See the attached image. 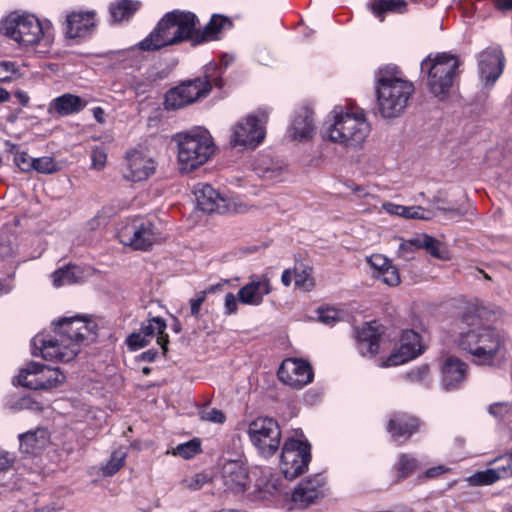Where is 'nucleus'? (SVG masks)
Masks as SVG:
<instances>
[{"label":"nucleus","instance_id":"1","mask_svg":"<svg viewBox=\"0 0 512 512\" xmlns=\"http://www.w3.org/2000/svg\"><path fill=\"white\" fill-rule=\"evenodd\" d=\"M54 335L38 334L32 339L33 354L46 360L69 362L80 351V346L94 341L96 325L81 317L62 318L56 324Z\"/></svg>","mask_w":512,"mask_h":512},{"label":"nucleus","instance_id":"2","mask_svg":"<svg viewBox=\"0 0 512 512\" xmlns=\"http://www.w3.org/2000/svg\"><path fill=\"white\" fill-rule=\"evenodd\" d=\"M198 17L189 11L173 10L167 12L155 28L137 44L141 51L154 52L164 47L189 41L194 46L195 26Z\"/></svg>","mask_w":512,"mask_h":512},{"label":"nucleus","instance_id":"3","mask_svg":"<svg viewBox=\"0 0 512 512\" xmlns=\"http://www.w3.org/2000/svg\"><path fill=\"white\" fill-rule=\"evenodd\" d=\"M415 91L412 82L398 76L395 67H385L378 71L376 80L377 106L383 118H396L406 109Z\"/></svg>","mask_w":512,"mask_h":512},{"label":"nucleus","instance_id":"4","mask_svg":"<svg viewBox=\"0 0 512 512\" xmlns=\"http://www.w3.org/2000/svg\"><path fill=\"white\" fill-rule=\"evenodd\" d=\"M485 310L478 306H468L463 314V322L475 325V328L463 332L459 338V346L480 361L491 359L503 345V336L490 326H477Z\"/></svg>","mask_w":512,"mask_h":512},{"label":"nucleus","instance_id":"5","mask_svg":"<svg viewBox=\"0 0 512 512\" xmlns=\"http://www.w3.org/2000/svg\"><path fill=\"white\" fill-rule=\"evenodd\" d=\"M322 128L323 138L346 147H358L370 133V124L362 110H346L335 107Z\"/></svg>","mask_w":512,"mask_h":512},{"label":"nucleus","instance_id":"6","mask_svg":"<svg viewBox=\"0 0 512 512\" xmlns=\"http://www.w3.org/2000/svg\"><path fill=\"white\" fill-rule=\"evenodd\" d=\"M177 143V161L183 173L191 172L204 165L214 154L215 145L205 129H195L174 136Z\"/></svg>","mask_w":512,"mask_h":512},{"label":"nucleus","instance_id":"7","mask_svg":"<svg viewBox=\"0 0 512 512\" xmlns=\"http://www.w3.org/2000/svg\"><path fill=\"white\" fill-rule=\"evenodd\" d=\"M212 86L221 87L222 80L218 76L216 64L205 66L204 76L182 82L180 85L171 88L165 95V108L176 110L190 105L201 98L206 97Z\"/></svg>","mask_w":512,"mask_h":512},{"label":"nucleus","instance_id":"8","mask_svg":"<svg viewBox=\"0 0 512 512\" xmlns=\"http://www.w3.org/2000/svg\"><path fill=\"white\" fill-rule=\"evenodd\" d=\"M459 65L455 55L445 52L430 54L422 60L421 71H427L429 89L439 100L449 96Z\"/></svg>","mask_w":512,"mask_h":512},{"label":"nucleus","instance_id":"9","mask_svg":"<svg viewBox=\"0 0 512 512\" xmlns=\"http://www.w3.org/2000/svg\"><path fill=\"white\" fill-rule=\"evenodd\" d=\"M0 31L13 41L29 46L39 43L45 28L39 19L29 13L11 12L0 22Z\"/></svg>","mask_w":512,"mask_h":512},{"label":"nucleus","instance_id":"10","mask_svg":"<svg viewBox=\"0 0 512 512\" xmlns=\"http://www.w3.org/2000/svg\"><path fill=\"white\" fill-rule=\"evenodd\" d=\"M119 241L136 250H148L162 239L159 224L149 219L134 218L123 222L117 230Z\"/></svg>","mask_w":512,"mask_h":512},{"label":"nucleus","instance_id":"11","mask_svg":"<svg viewBox=\"0 0 512 512\" xmlns=\"http://www.w3.org/2000/svg\"><path fill=\"white\" fill-rule=\"evenodd\" d=\"M248 435L264 457H270L279 449L281 430L276 420L269 417H259L249 424Z\"/></svg>","mask_w":512,"mask_h":512},{"label":"nucleus","instance_id":"12","mask_svg":"<svg viewBox=\"0 0 512 512\" xmlns=\"http://www.w3.org/2000/svg\"><path fill=\"white\" fill-rule=\"evenodd\" d=\"M310 460L311 453L308 443L296 439L285 441L281 453L280 468L286 479L293 480L304 473Z\"/></svg>","mask_w":512,"mask_h":512},{"label":"nucleus","instance_id":"13","mask_svg":"<svg viewBox=\"0 0 512 512\" xmlns=\"http://www.w3.org/2000/svg\"><path fill=\"white\" fill-rule=\"evenodd\" d=\"M267 118V113L262 112L258 116L249 115L239 121L232 128L231 144L246 148L258 146L265 138L264 124Z\"/></svg>","mask_w":512,"mask_h":512},{"label":"nucleus","instance_id":"14","mask_svg":"<svg viewBox=\"0 0 512 512\" xmlns=\"http://www.w3.org/2000/svg\"><path fill=\"white\" fill-rule=\"evenodd\" d=\"M505 56L501 48L488 47L478 56L480 79L485 87H492L502 75Z\"/></svg>","mask_w":512,"mask_h":512},{"label":"nucleus","instance_id":"15","mask_svg":"<svg viewBox=\"0 0 512 512\" xmlns=\"http://www.w3.org/2000/svg\"><path fill=\"white\" fill-rule=\"evenodd\" d=\"M424 346L420 334L414 330H405L400 338V346L385 360L381 367H391L404 364L423 352Z\"/></svg>","mask_w":512,"mask_h":512},{"label":"nucleus","instance_id":"16","mask_svg":"<svg viewBox=\"0 0 512 512\" xmlns=\"http://www.w3.org/2000/svg\"><path fill=\"white\" fill-rule=\"evenodd\" d=\"M278 377L293 389H300L313 380V371L307 361L289 358L282 362Z\"/></svg>","mask_w":512,"mask_h":512},{"label":"nucleus","instance_id":"17","mask_svg":"<svg viewBox=\"0 0 512 512\" xmlns=\"http://www.w3.org/2000/svg\"><path fill=\"white\" fill-rule=\"evenodd\" d=\"M325 477L315 474L303 479L292 493V501L301 508L308 507L317 499L324 497Z\"/></svg>","mask_w":512,"mask_h":512},{"label":"nucleus","instance_id":"18","mask_svg":"<svg viewBox=\"0 0 512 512\" xmlns=\"http://www.w3.org/2000/svg\"><path fill=\"white\" fill-rule=\"evenodd\" d=\"M126 161L124 177L127 180L140 182L147 180L155 173V161L140 151L133 150L128 152Z\"/></svg>","mask_w":512,"mask_h":512},{"label":"nucleus","instance_id":"19","mask_svg":"<svg viewBox=\"0 0 512 512\" xmlns=\"http://www.w3.org/2000/svg\"><path fill=\"white\" fill-rule=\"evenodd\" d=\"M221 479L226 490L243 493L249 488L250 478L247 468L240 461L230 460L223 464Z\"/></svg>","mask_w":512,"mask_h":512},{"label":"nucleus","instance_id":"20","mask_svg":"<svg viewBox=\"0 0 512 512\" xmlns=\"http://www.w3.org/2000/svg\"><path fill=\"white\" fill-rule=\"evenodd\" d=\"M197 207L206 213H225L227 202L211 185L199 183L194 187Z\"/></svg>","mask_w":512,"mask_h":512},{"label":"nucleus","instance_id":"21","mask_svg":"<svg viewBox=\"0 0 512 512\" xmlns=\"http://www.w3.org/2000/svg\"><path fill=\"white\" fill-rule=\"evenodd\" d=\"M272 291L270 279L266 275L253 277L238 291V299L242 304L258 306L263 302L265 295Z\"/></svg>","mask_w":512,"mask_h":512},{"label":"nucleus","instance_id":"22","mask_svg":"<svg viewBox=\"0 0 512 512\" xmlns=\"http://www.w3.org/2000/svg\"><path fill=\"white\" fill-rule=\"evenodd\" d=\"M315 134L313 112L307 107H301L295 112L291 125L288 129V136L296 141H308Z\"/></svg>","mask_w":512,"mask_h":512},{"label":"nucleus","instance_id":"23","mask_svg":"<svg viewBox=\"0 0 512 512\" xmlns=\"http://www.w3.org/2000/svg\"><path fill=\"white\" fill-rule=\"evenodd\" d=\"M231 26L232 22L228 17L214 14L202 29L195 26L194 46L219 39L220 33Z\"/></svg>","mask_w":512,"mask_h":512},{"label":"nucleus","instance_id":"24","mask_svg":"<svg viewBox=\"0 0 512 512\" xmlns=\"http://www.w3.org/2000/svg\"><path fill=\"white\" fill-rule=\"evenodd\" d=\"M95 26L94 12H72L66 19V34L69 38L85 37Z\"/></svg>","mask_w":512,"mask_h":512},{"label":"nucleus","instance_id":"25","mask_svg":"<svg viewBox=\"0 0 512 512\" xmlns=\"http://www.w3.org/2000/svg\"><path fill=\"white\" fill-rule=\"evenodd\" d=\"M420 422L417 418L403 413L395 414L388 423V432L394 439L408 438L418 430Z\"/></svg>","mask_w":512,"mask_h":512},{"label":"nucleus","instance_id":"26","mask_svg":"<svg viewBox=\"0 0 512 512\" xmlns=\"http://www.w3.org/2000/svg\"><path fill=\"white\" fill-rule=\"evenodd\" d=\"M86 102L79 96L70 93L55 98L48 107L50 114L56 113L59 116H67L78 113L84 109Z\"/></svg>","mask_w":512,"mask_h":512},{"label":"nucleus","instance_id":"27","mask_svg":"<svg viewBox=\"0 0 512 512\" xmlns=\"http://www.w3.org/2000/svg\"><path fill=\"white\" fill-rule=\"evenodd\" d=\"M467 365L455 357H449L442 367V383L445 389H452L464 380Z\"/></svg>","mask_w":512,"mask_h":512},{"label":"nucleus","instance_id":"28","mask_svg":"<svg viewBox=\"0 0 512 512\" xmlns=\"http://www.w3.org/2000/svg\"><path fill=\"white\" fill-rule=\"evenodd\" d=\"M382 209L390 215L405 219L430 220L434 215L431 210L422 206H404L392 202L383 203Z\"/></svg>","mask_w":512,"mask_h":512},{"label":"nucleus","instance_id":"29","mask_svg":"<svg viewBox=\"0 0 512 512\" xmlns=\"http://www.w3.org/2000/svg\"><path fill=\"white\" fill-rule=\"evenodd\" d=\"M359 351L362 355H375L379 350L380 332L373 324H365L357 332Z\"/></svg>","mask_w":512,"mask_h":512},{"label":"nucleus","instance_id":"30","mask_svg":"<svg viewBox=\"0 0 512 512\" xmlns=\"http://www.w3.org/2000/svg\"><path fill=\"white\" fill-rule=\"evenodd\" d=\"M31 369L38 371L40 389H49L63 383L65 376L56 367H50L37 362H31Z\"/></svg>","mask_w":512,"mask_h":512},{"label":"nucleus","instance_id":"31","mask_svg":"<svg viewBox=\"0 0 512 512\" xmlns=\"http://www.w3.org/2000/svg\"><path fill=\"white\" fill-rule=\"evenodd\" d=\"M254 171L265 181H279L283 175V168L268 156H260L254 162Z\"/></svg>","mask_w":512,"mask_h":512},{"label":"nucleus","instance_id":"32","mask_svg":"<svg viewBox=\"0 0 512 512\" xmlns=\"http://www.w3.org/2000/svg\"><path fill=\"white\" fill-rule=\"evenodd\" d=\"M166 329V322L160 317H154L149 319L146 323L141 326V331L149 339L157 337V343L161 346L163 354H166L168 350V335L164 333Z\"/></svg>","mask_w":512,"mask_h":512},{"label":"nucleus","instance_id":"33","mask_svg":"<svg viewBox=\"0 0 512 512\" xmlns=\"http://www.w3.org/2000/svg\"><path fill=\"white\" fill-rule=\"evenodd\" d=\"M20 449L25 453H35L45 447L48 434L45 429H37L19 435Z\"/></svg>","mask_w":512,"mask_h":512},{"label":"nucleus","instance_id":"34","mask_svg":"<svg viewBox=\"0 0 512 512\" xmlns=\"http://www.w3.org/2000/svg\"><path fill=\"white\" fill-rule=\"evenodd\" d=\"M141 7L136 0H117L110 4L109 13L113 22L129 20Z\"/></svg>","mask_w":512,"mask_h":512},{"label":"nucleus","instance_id":"35","mask_svg":"<svg viewBox=\"0 0 512 512\" xmlns=\"http://www.w3.org/2000/svg\"><path fill=\"white\" fill-rule=\"evenodd\" d=\"M412 243L416 246V248L426 250L431 256L437 259H448V252L444 245L428 234H420L413 237Z\"/></svg>","mask_w":512,"mask_h":512},{"label":"nucleus","instance_id":"36","mask_svg":"<svg viewBox=\"0 0 512 512\" xmlns=\"http://www.w3.org/2000/svg\"><path fill=\"white\" fill-rule=\"evenodd\" d=\"M53 285L57 288L64 285H71L83 278V271L79 266L68 265L53 272L51 275Z\"/></svg>","mask_w":512,"mask_h":512},{"label":"nucleus","instance_id":"37","mask_svg":"<svg viewBox=\"0 0 512 512\" xmlns=\"http://www.w3.org/2000/svg\"><path fill=\"white\" fill-rule=\"evenodd\" d=\"M490 464L494 465V467L474 473L470 476L469 482L474 486H483L491 485L500 479H505L504 476H502L505 469L500 467L498 463H493V461H491Z\"/></svg>","mask_w":512,"mask_h":512},{"label":"nucleus","instance_id":"38","mask_svg":"<svg viewBox=\"0 0 512 512\" xmlns=\"http://www.w3.org/2000/svg\"><path fill=\"white\" fill-rule=\"evenodd\" d=\"M372 13L383 21L384 14L387 12L402 13L405 10L406 2L404 0H377L371 4Z\"/></svg>","mask_w":512,"mask_h":512},{"label":"nucleus","instance_id":"39","mask_svg":"<svg viewBox=\"0 0 512 512\" xmlns=\"http://www.w3.org/2000/svg\"><path fill=\"white\" fill-rule=\"evenodd\" d=\"M165 76L166 74L163 72L149 70L145 73L144 77H132L130 87L138 94L144 93L154 82L163 79Z\"/></svg>","mask_w":512,"mask_h":512},{"label":"nucleus","instance_id":"40","mask_svg":"<svg viewBox=\"0 0 512 512\" xmlns=\"http://www.w3.org/2000/svg\"><path fill=\"white\" fill-rule=\"evenodd\" d=\"M420 469L419 462L409 454H401L397 465L398 479H405Z\"/></svg>","mask_w":512,"mask_h":512},{"label":"nucleus","instance_id":"41","mask_svg":"<svg viewBox=\"0 0 512 512\" xmlns=\"http://www.w3.org/2000/svg\"><path fill=\"white\" fill-rule=\"evenodd\" d=\"M18 384L23 387L38 390L39 380H38V371L35 369H31V363H29L26 368L22 369L17 377Z\"/></svg>","mask_w":512,"mask_h":512},{"label":"nucleus","instance_id":"42","mask_svg":"<svg viewBox=\"0 0 512 512\" xmlns=\"http://www.w3.org/2000/svg\"><path fill=\"white\" fill-rule=\"evenodd\" d=\"M295 286L303 291H310L315 286V281L312 276V268L305 267L301 271L294 270Z\"/></svg>","mask_w":512,"mask_h":512},{"label":"nucleus","instance_id":"43","mask_svg":"<svg viewBox=\"0 0 512 512\" xmlns=\"http://www.w3.org/2000/svg\"><path fill=\"white\" fill-rule=\"evenodd\" d=\"M126 453L122 450H116L111 454L108 462L102 467L103 475L112 476L117 473L124 464Z\"/></svg>","mask_w":512,"mask_h":512},{"label":"nucleus","instance_id":"44","mask_svg":"<svg viewBox=\"0 0 512 512\" xmlns=\"http://www.w3.org/2000/svg\"><path fill=\"white\" fill-rule=\"evenodd\" d=\"M200 451V443L196 440L179 444L173 450L174 455L181 456L184 459H190Z\"/></svg>","mask_w":512,"mask_h":512},{"label":"nucleus","instance_id":"45","mask_svg":"<svg viewBox=\"0 0 512 512\" xmlns=\"http://www.w3.org/2000/svg\"><path fill=\"white\" fill-rule=\"evenodd\" d=\"M405 377L408 381L427 385L430 382V369L428 365H422L406 373Z\"/></svg>","mask_w":512,"mask_h":512},{"label":"nucleus","instance_id":"46","mask_svg":"<svg viewBox=\"0 0 512 512\" xmlns=\"http://www.w3.org/2000/svg\"><path fill=\"white\" fill-rule=\"evenodd\" d=\"M39 173L52 174L59 170V166L51 157L33 159V168Z\"/></svg>","mask_w":512,"mask_h":512},{"label":"nucleus","instance_id":"47","mask_svg":"<svg viewBox=\"0 0 512 512\" xmlns=\"http://www.w3.org/2000/svg\"><path fill=\"white\" fill-rule=\"evenodd\" d=\"M208 480H209V478L206 474L197 473L191 477L184 478L180 482V485L184 489H188L190 491H197V490L201 489L208 482Z\"/></svg>","mask_w":512,"mask_h":512},{"label":"nucleus","instance_id":"48","mask_svg":"<svg viewBox=\"0 0 512 512\" xmlns=\"http://www.w3.org/2000/svg\"><path fill=\"white\" fill-rule=\"evenodd\" d=\"M375 278L387 284L388 286H397L401 281L398 269L392 264L386 267L383 272L375 274Z\"/></svg>","mask_w":512,"mask_h":512},{"label":"nucleus","instance_id":"49","mask_svg":"<svg viewBox=\"0 0 512 512\" xmlns=\"http://www.w3.org/2000/svg\"><path fill=\"white\" fill-rule=\"evenodd\" d=\"M214 290L213 287H210L207 290H203L198 292L194 298H191L190 303V313L195 319L200 318V308L201 305L205 302L207 298V294Z\"/></svg>","mask_w":512,"mask_h":512},{"label":"nucleus","instance_id":"50","mask_svg":"<svg viewBox=\"0 0 512 512\" xmlns=\"http://www.w3.org/2000/svg\"><path fill=\"white\" fill-rule=\"evenodd\" d=\"M19 75V69L14 62L1 61L0 62V82L5 83L13 79L14 76Z\"/></svg>","mask_w":512,"mask_h":512},{"label":"nucleus","instance_id":"51","mask_svg":"<svg viewBox=\"0 0 512 512\" xmlns=\"http://www.w3.org/2000/svg\"><path fill=\"white\" fill-rule=\"evenodd\" d=\"M368 263L373 268V276L375 277V274H379L383 272V270L386 269V267L390 266L392 263L391 261L386 258L384 255L381 254H373L367 259Z\"/></svg>","mask_w":512,"mask_h":512},{"label":"nucleus","instance_id":"52","mask_svg":"<svg viewBox=\"0 0 512 512\" xmlns=\"http://www.w3.org/2000/svg\"><path fill=\"white\" fill-rule=\"evenodd\" d=\"M318 318L319 321L322 322L323 324L333 325L340 319L339 311L331 307L319 308Z\"/></svg>","mask_w":512,"mask_h":512},{"label":"nucleus","instance_id":"53","mask_svg":"<svg viewBox=\"0 0 512 512\" xmlns=\"http://www.w3.org/2000/svg\"><path fill=\"white\" fill-rule=\"evenodd\" d=\"M107 155L103 147L96 146L93 148L91 153L92 167L96 170L104 168L106 163Z\"/></svg>","mask_w":512,"mask_h":512},{"label":"nucleus","instance_id":"54","mask_svg":"<svg viewBox=\"0 0 512 512\" xmlns=\"http://www.w3.org/2000/svg\"><path fill=\"white\" fill-rule=\"evenodd\" d=\"M150 342V339L142 333L140 330L139 333H133L127 338V345L133 349H139L147 346Z\"/></svg>","mask_w":512,"mask_h":512},{"label":"nucleus","instance_id":"55","mask_svg":"<svg viewBox=\"0 0 512 512\" xmlns=\"http://www.w3.org/2000/svg\"><path fill=\"white\" fill-rule=\"evenodd\" d=\"M14 162L24 172L30 171L33 168V159L24 151H17L15 153Z\"/></svg>","mask_w":512,"mask_h":512},{"label":"nucleus","instance_id":"56","mask_svg":"<svg viewBox=\"0 0 512 512\" xmlns=\"http://www.w3.org/2000/svg\"><path fill=\"white\" fill-rule=\"evenodd\" d=\"M493 463H498L500 467L505 469L502 473V476H504L505 479L512 477V451L508 454L495 458Z\"/></svg>","mask_w":512,"mask_h":512},{"label":"nucleus","instance_id":"57","mask_svg":"<svg viewBox=\"0 0 512 512\" xmlns=\"http://www.w3.org/2000/svg\"><path fill=\"white\" fill-rule=\"evenodd\" d=\"M200 416L201 419L213 423H223L226 419L224 413L221 410L215 408L201 411Z\"/></svg>","mask_w":512,"mask_h":512},{"label":"nucleus","instance_id":"58","mask_svg":"<svg viewBox=\"0 0 512 512\" xmlns=\"http://www.w3.org/2000/svg\"><path fill=\"white\" fill-rule=\"evenodd\" d=\"M440 202L441 201L438 198H435L433 200V204H434L435 208L437 210L443 212V213L451 215L452 217L460 218V217L464 216L466 214V212H467L466 210H464L461 207H453V206L444 207V206H441Z\"/></svg>","mask_w":512,"mask_h":512},{"label":"nucleus","instance_id":"59","mask_svg":"<svg viewBox=\"0 0 512 512\" xmlns=\"http://www.w3.org/2000/svg\"><path fill=\"white\" fill-rule=\"evenodd\" d=\"M238 295L235 296L233 293H227L224 298V313L226 315H232L237 312L238 308Z\"/></svg>","mask_w":512,"mask_h":512},{"label":"nucleus","instance_id":"60","mask_svg":"<svg viewBox=\"0 0 512 512\" xmlns=\"http://www.w3.org/2000/svg\"><path fill=\"white\" fill-rule=\"evenodd\" d=\"M14 462V457L0 448V472L8 470Z\"/></svg>","mask_w":512,"mask_h":512},{"label":"nucleus","instance_id":"61","mask_svg":"<svg viewBox=\"0 0 512 512\" xmlns=\"http://www.w3.org/2000/svg\"><path fill=\"white\" fill-rule=\"evenodd\" d=\"M509 411V406L506 403H495L490 406L489 412L495 417H503Z\"/></svg>","mask_w":512,"mask_h":512},{"label":"nucleus","instance_id":"62","mask_svg":"<svg viewBox=\"0 0 512 512\" xmlns=\"http://www.w3.org/2000/svg\"><path fill=\"white\" fill-rule=\"evenodd\" d=\"M413 242V238L407 240V241H403L401 242L400 246H399V253L404 256L406 253H412L414 252L416 248V246L412 243Z\"/></svg>","mask_w":512,"mask_h":512},{"label":"nucleus","instance_id":"63","mask_svg":"<svg viewBox=\"0 0 512 512\" xmlns=\"http://www.w3.org/2000/svg\"><path fill=\"white\" fill-rule=\"evenodd\" d=\"M447 468L443 465L432 467L425 472L426 478H434L447 472Z\"/></svg>","mask_w":512,"mask_h":512},{"label":"nucleus","instance_id":"64","mask_svg":"<svg viewBox=\"0 0 512 512\" xmlns=\"http://www.w3.org/2000/svg\"><path fill=\"white\" fill-rule=\"evenodd\" d=\"M294 279V271L290 269L284 270L281 276V282L284 286L289 287Z\"/></svg>","mask_w":512,"mask_h":512}]
</instances>
